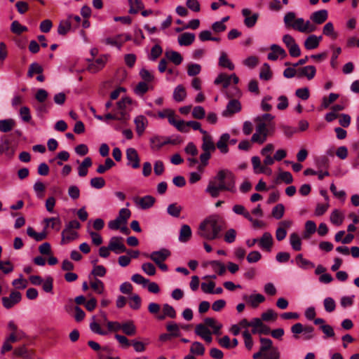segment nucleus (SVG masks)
<instances>
[{"mask_svg": "<svg viewBox=\"0 0 359 359\" xmlns=\"http://www.w3.org/2000/svg\"><path fill=\"white\" fill-rule=\"evenodd\" d=\"M229 191L235 193L236 177L234 174L229 170H221L213 180H210L205 189V192L209 194L212 198L219 196L220 191Z\"/></svg>", "mask_w": 359, "mask_h": 359, "instance_id": "f257e3e1", "label": "nucleus"}, {"mask_svg": "<svg viewBox=\"0 0 359 359\" xmlns=\"http://www.w3.org/2000/svg\"><path fill=\"white\" fill-rule=\"evenodd\" d=\"M225 224L224 220L219 215H211L203 221L198 227V233L207 240L218 238Z\"/></svg>", "mask_w": 359, "mask_h": 359, "instance_id": "f03ea898", "label": "nucleus"}, {"mask_svg": "<svg viewBox=\"0 0 359 359\" xmlns=\"http://www.w3.org/2000/svg\"><path fill=\"white\" fill-rule=\"evenodd\" d=\"M261 346L259 349L267 355H264V359H280V353L278 347L273 346V341L269 338L260 337Z\"/></svg>", "mask_w": 359, "mask_h": 359, "instance_id": "7ed1b4c3", "label": "nucleus"}, {"mask_svg": "<svg viewBox=\"0 0 359 359\" xmlns=\"http://www.w3.org/2000/svg\"><path fill=\"white\" fill-rule=\"evenodd\" d=\"M284 23L286 27H291L302 33L306 32L304 27L305 21L304 18H299L296 19L295 13L294 12H288L284 17Z\"/></svg>", "mask_w": 359, "mask_h": 359, "instance_id": "20e7f679", "label": "nucleus"}, {"mask_svg": "<svg viewBox=\"0 0 359 359\" xmlns=\"http://www.w3.org/2000/svg\"><path fill=\"white\" fill-rule=\"evenodd\" d=\"M131 215L130 210L128 208H121L118 217L108 223V227L111 230H118L121 226L126 225Z\"/></svg>", "mask_w": 359, "mask_h": 359, "instance_id": "39448f33", "label": "nucleus"}, {"mask_svg": "<svg viewBox=\"0 0 359 359\" xmlns=\"http://www.w3.org/2000/svg\"><path fill=\"white\" fill-rule=\"evenodd\" d=\"M109 249L116 254L126 252V247L123 243V238L121 236H113L109 240Z\"/></svg>", "mask_w": 359, "mask_h": 359, "instance_id": "423d86ee", "label": "nucleus"}, {"mask_svg": "<svg viewBox=\"0 0 359 359\" xmlns=\"http://www.w3.org/2000/svg\"><path fill=\"white\" fill-rule=\"evenodd\" d=\"M21 299L22 295L20 292L12 291L9 297H4L2 298V304L6 309H9L19 303L21 301Z\"/></svg>", "mask_w": 359, "mask_h": 359, "instance_id": "0eeeda50", "label": "nucleus"}, {"mask_svg": "<svg viewBox=\"0 0 359 359\" xmlns=\"http://www.w3.org/2000/svg\"><path fill=\"white\" fill-rule=\"evenodd\" d=\"M127 165L134 169H137L140 166V159L137 151L134 148H128L126 150Z\"/></svg>", "mask_w": 359, "mask_h": 359, "instance_id": "6e6552de", "label": "nucleus"}, {"mask_svg": "<svg viewBox=\"0 0 359 359\" xmlns=\"http://www.w3.org/2000/svg\"><path fill=\"white\" fill-rule=\"evenodd\" d=\"M170 255V252L165 248H163L158 251H154L150 255H145V257L151 259L157 264L163 262Z\"/></svg>", "mask_w": 359, "mask_h": 359, "instance_id": "1a4fd4ad", "label": "nucleus"}, {"mask_svg": "<svg viewBox=\"0 0 359 359\" xmlns=\"http://www.w3.org/2000/svg\"><path fill=\"white\" fill-rule=\"evenodd\" d=\"M259 248L266 252H271L273 244L272 235L269 232H264L260 239H258Z\"/></svg>", "mask_w": 359, "mask_h": 359, "instance_id": "9d476101", "label": "nucleus"}, {"mask_svg": "<svg viewBox=\"0 0 359 359\" xmlns=\"http://www.w3.org/2000/svg\"><path fill=\"white\" fill-rule=\"evenodd\" d=\"M135 203L142 210L149 209L152 207L156 201L154 197L147 195L142 198L135 197L133 199Z\"/></svg>", "mask_w": 359, "mask_h": 359, "instance_id": "9b49d317", "label": "nucleus"}, {"mask_svg": "<svg viewBox=\"0 0 359 359\" xmlns=\"http://www.w3.org/2000/svg\"><path fill=\"white\" fill-rule=\"evenodd\" d=\"M241 12L242 15L245 17V25L248 28L253 27L259 18V14L256 13L250 15L251 11L249 8H243Z\"/></svg>", "mask_w": 359, "mask_h": 359, "instance_id": "f8f14e48", "label": "nucleus"}, {"mask_svg": "<svg viewBox=\"0 0 359 359\" xmlns=\"http://www.w3.org/2000/svg\"><path fill=\"white\" fill-rule=\"evenodd\" d=\"M107 60V58L106 55H101L88 65V70L91 73L99 72L105 66Z\"/></svg>", "mask_w": 359, "mask_h": 359, "instance_id": "ddd939ff", "label": "nucleus"}, {"mask_svg": "<svg viewBox=\"0 0 359 359\" xmlns=\"http://www.w3.org/2000/svg\"><path fill=\"white\" fill-rule=\"evenodd\" d=\"M271 52H270L267 55V58L269 60L275 61L279 56L281 58H285L287 56L285 50L279 45L272 44L271 46Z\"/></svg>", "mask_w": 359, "mask_h": 359, "instance_id": "4468645a", "label": "nucleus"}, {"mask_svg": "<svg viewBox=\"0 0 359 359\" xmlns=\"http://www.w3.org/2000/svg\"><path fill=\"white\" fill-rule=\"evenodd\" d=\"M150 147L152 150H159L163 146L170 143V140L162 136H154L150 138Z\"/></svg>", "mask_w": 359, "mask_h": 359, "instance_id": "2eb2a0df", "label": "nucleus"}, {"mask_svg": "<svg viewBox=\"0 0 359 359\" xmlns=\"http://www.w3.org/2000/svg\"><path fill=\"white\" fill-rule=\"evenodd\" d=\"M316 74V69L313 65L298 68V78L306 77L308 80L313 79Z\"/></svg>", "mask_w": 359, "mask_h": 359, "instance_id": "dca6fc26", "label": "nucleus"}, {"mask_svg": "<svg viewBox=\"0 0 359 359\" xmlns=\"http://www.w3.org/2000/svg\"><path fill=\"white\" fill-rule=\"evenodd\" d=\"M241 109V102L237 100H231L227 104L226 109L223 111L224 116H231L235 113L239 112Z\"/></svg>", "mask_w": 359, "mask_h": 359, "instance_id": "f3484780", "label": "nucleus"}, {"mask_svg": "<svg viewBox=\"0 0 359 359\" xmlns=\"http://www.w3.org/2000/svg\"><path fill=\"white\" fill-rule=\"evenodd\" d=\"M62 239H61V245H65L69 243L74 240H76L79 235L78 233L74 230L69 229L67 228H65L61 233Z\"/></svg>", "mask_w": 359, "mask_h": 359, "instance_id": "a211bd4d", "label": "nucleus"}, {"mask_svg": "<svg viewBox=\"0 0 359 359\" xmlns=\"http://www.w3.org/2000/svg\"><path fill=\"white\" fill-rule=\"evenodd\" d=\"M72 15H69L67 19L60 22L57 27V32L60 35L64 36L71 30L73 23V22H72Z\"/></svg>", "mask_w": 359, "mask_h": 359, "instance_id": "6ab92c4d", "label": "nucleus"}, {"mask_svg": "<svg viewBox=\"0 0 359 359\" xmlns=\"http://www.w3.org/2000/svg\"><path fill=\"white\" fill-rule=\"evenodd\" d=\"M135 124L136 133L139 136H142L148 124L147 118L142 115L137 116L134 121Z\"/></svg>", "mask_w": 359, "mask_h": 359, "instance_id": "aec40b11", "label": "nucleus"}, {"mask_svg": "<svg viewBox=\"0 0 359 359\" xmlns=\"http://www.w3.org/2000/svg\"><path fill=\"white\" fill-rule=\"evenodd\" d=\"M230 140V135L229 133H223L216 144L217 148L222 154L229 152L228 142Z\"/></svg>", "mask_w": 359, "mask_h": 359, "instance_id": "412c9836", "label": "nucleus"}, {"mask_svg": "<svg viewBox=\"0 0 359 359\" xmlns=\"http://www.w3.org/2000/svg\"><path fill=\"white\" fill-rule=\"evenodd\" d=\"M328 17V13L327 10H320L318 11L313 12L311 16L310 19L317 25H321L325 22Z\"/></svg>", "mask_w": 359, "mask_h": 359, "instance_id": "4be33fe9", "label": "nucleus"}, {"mask_svg": "<svg viewBox=\"0 0 359 359\" xmlns=\"http://www.w3.org/2000/svg\"><path fill=\"white\" fill-rule=\"evenodd\" d=\"M322 36H316V35H310L304 41V47L307 50H313L318 47Z\"/></svg>", "mask_w": 359, "mask_h": 359, "instance_id": "5701e85b", "label": "nucleus"}, {"mask_svg": "<svg viewBox=\"0 0 359 359\" xmlns=\"http://www.w3.org/2000/svg\"><path fill=\"white\" fill-rule=\"evenodd\" d=\"M203 143L201 145V148L203 151H215L216 149V147L212 141V138L210 135H208L206 133L205 134H203Z\"/></svg>", "mask_w": 359, "mask_h": 359, "instance_id": "b1692460", "label": "nucleus"}, {"mask_svg": "<svg viewBox=\"0 0 359 359\" xmlns=\"http://www.w3.org/2000/svg\"><path fill=\"white\" fill-rule=\"evenodd\" d=\"M243 299L248 301L252 308H257L259 304L265 301V297L261 294L245 296Z\"/></svg>", "mask_w": 359, "mask_h": 359, "instance_id": "393cba45", "label": "nucleus"}, {"mask_svg": "<svg viewBox=\"0 0 359 359\" xmlns=\"http://www.w3.org/2000/svg\"><path fill=\"white\" fill-rule=\"evenodd\" d=\"M194 40L195 34L193 33L185 32L178 36V43L180 46H190Z\"/></svg>", "mask_w": 359, "mask_h": 359, "instance_id": "a878e982", "label": "nucleus"}, {"mask_svg": "<svg viewBox=\"0 0 359 359\" xmlns=\"http://www.w3.org/2000/svg\"><path fill=\"white\" fill-rule=\"evenodd\" d=\"M191 227L187 224H183L180 229L179 241L182 243L188 242L191 237Z\"/></svg>", "mask_w": 359, "mask_h": 359, "instance_id": "bb28decb", "label": "nucleus"}, {"mask_svg": "<svg viewBox=\"0 0 359 359\" xmlns=\"http://www.w3.org/2000/svg\"><path fill=\"white\" fill-rule=\"evenodd\" d=\"M15 126L16 122L13 118L0 120V131L2 133L11 131Z\"/></svg>", "mask_w": 359, "mask_h": 359, "instance_id": "cd10ccee", "label": "nucleus"}, {"mask_svg": "<svg viewBox=\"0 0 359 359\" xmlns=\"http://www.w3.org/2000/svg\"><path fill=\"white\" fill-rule=\"evenodd\" d=\"M173 99L177 102H182L187 97V92L185 88L182 85H178L174 89Z\"/></svg>", "mask_w": 359, "mask_h": 359, "instance_id": "c85d7f7f", "label": "nucleus"}, {"mask_svg": "<svg viewBox=\"0 0 359 359\" xmlns=\"http://www.w3.org/2000/svg\"><path fill=\"white\" fill-rule=\"evenodd\" d=\"M219 65L223 68H226L229 70H233L235 68L233 62L228 57L225 52H222L219 58Z\"/></svg>", "mask_w": 359, "mask_h": 359, "instance_id": "c756f323", "label": "nucleus"}, {"mask_svg": "<svg viewBox=\"0 0 359 359\" xmlns=\"http://www.w3.org/2000/svg\"><path fill=\"white\" fill-rule=\"evenodd\" d=\"M27 235L34 239L36 241L39 242L46 238L47 233L45 230L42 232H36L32 227L29 226L27 229Z\"/></svg>", "mask_w": 359, "mask_h": 359, "instance_id": "7c9ffc66", "label": "nucleus"}, {"mask_svg": "<svg viewBox=\"0 0 359 359\" xmlns=\"http://www.w3.org/2000/svg\"><path fill=\"white\" fill-rule=\"evenodd\" d=\"M92 160L90 157H86L78 168V173L80 177H85L88 174V168L92 165Z\"/></svg>", "mask_w": 359, "mask_h": 359, "instance_id": "2f4dec72", "label": "nucleus"}, {"mask_svg": "<svg viewBox=\"0 0 359 359\" xmlns=\"http://www.w3.org/2000/svg\"><path fill=\"white\" fill-rule=\"evenodd\" d=\"M121 330L128 336H133L136 334V327L133 321H128L121 324Z\"/></svg>", "mask_w": 359, "mask_h": 359, "instance_id": "473e14b6", "label": "nucleus"}, {"mask_svg": "<svg viewBox=\"0 0 359 359\" xmlns=\"http://www.w3.org/2000/svg\"><path fill=\"white\" fill-rule=\"evenodd\" d=\"M290 243L294 250L300 251L302 250V241L297 233H292L290 234Z\"/></svg>", "mask_w": 359, "mask_h": 359, "instance_id": "72a5a7b5", "label": "nucleus"}, {"mask_svg": "<svg viewBox=\"0 0 359 359\" xmlns=\"http://www.w3.org/2000/svg\"><path fill=\"white\" fill-rule=\"evenodd\" d=\"M128 3L130 5L128 12L130 14H136L144 7L142 0H128Z\"/></svg>", "mask_w": 359, "mask_h": 359, "instance_id": "f704fd0d", "label": "nucleus"}, {"mask_svg": "<svg viewBox=\"0 0 359 359\" xmlns=\"http://www.w3.org/2000/svg\"><path fill=\"white\" fill-rule=\"evenodd\" d=\"M231 76L226 74H219L215 79L214 83L216 85L222 84L224 88H226L231 83Z\"/></svg>", "mask_w": 359, "mask_h": 359, "instance_id": "c9c22d12", "label": "nucleus"}, {"mask_svg": "<svg viewBox=\"0 0 359 359\" xmlns=\"http://www.w3.org/2000/svg\"><path fill=\"white\" fill-rule=\"evenodd\" d=\"M253 169L255 173H266V168L261 165L259 157L253 156L251 159Z\"/></svg>", "mask_w": 359, "mask_h": 359, "instance_id": "e433bc0d", "label": "nucleus"}, {"mask_svg": "<svg viewBox=\"0 0 359 359\" xmlns=\"http://www.w3.org/2000/svg\"><path fill=\"white\" fill-rule=\"evenodd\" d=\"M344 220V216L341 213V212L338 210H334L332 212L330 215V222L336 225L340 226Z\"/></svg>", "mask_w": 359, "mask_h": 359, "instance_id": "4c0bfd02", "label": "nucleus"}, {"mask_svg": "<svg viewBox=\"0 0 359 359\" xmlns=\"http://www.w3.org/2000/svg\"><path fill=\"white\" fill-rule=\"evenodd\" d=\"M190 352L193 355H203L205 353V347L201 342L195 341L191 346Z\"/></svg>", "mask_w": 359, "mask_h": 359, "instance_id": "58836bf2", "label": "nucleus"}, {"mask_svg": "<svg viewBox=\"0 0 359 359\" xmlns=\"http://www.w3.org/2000/svg\"><path fill=\"white\" fill-rule=\"evenodd\" d=\"M204 324L207 327H212L213 329L214 333L215 334H217L222 327V325L219 323H217L216 320L213 318H205Z\"/></svg>", "mask_w": 359, "mask_h": 359, "instance_id": "ea45409f", "label": "nucleus"}, {"mask_svg": "<svg viewBox=\"0 0 359 359\" xmlns=\"http://www.w3.org/2000/svg\"><path fill=\"white\" fill-rule=\"evenodd\" d=\"M339 97V95L337 93H331L328 97H323L321 103V107L324 109H327L329 106L334 102L336 100H337Z\"/></svg>", "mask_w": 359, "mask_h": 359, "instance_id": "a19ab883", "label": "nucleus"}, {"mask_svg": "<svg viewBox=\"0 0 359 359\" xmlns=\"http://www.w3.org/2000/svg\"><path fill=\"white\" fill-rule=\"evenodd\" d=\"M43 67L39 63L33 62L29 65L27 76L32 78L34 74H41L43 73Z\"/></svg>", "mask_w": 359, "mask_h": 359, "instance_id": "79ce46f5", "label": "nucleus"}, {"mask_svg": "<svg viewBox=\"0 0 359 359\" xmlns=\"http://www.w3.org/2000/svg\"><path fill=\"white\" fill-rule=\"evenodd\" d=\"M182 210V208L181 205H177V203H172L170 204L168 206L167 212L168 213L174 217H178L180 215V212Z\"/></svg>", "mask_w": 359, "mask_h": 359, "instance_id": "37998d69", "label": "nucleus"}, {"mask_svg": "<svg viewBox=\"0 0 359 359\" xmlns=\"http://www.w3.org/2000/svg\"><path fill=\"white\" fill-rule=\"evenodd\" d=\"M11 30L13 33L20 35L28 30L26 26L22 25L18 21L15 20L11 23Z\"/></svg>", "mask_w": 359, "mask_h": 359, "instance_id": "c03bdc74", "label": "nucleus"}, {"mask_svg": "<svg viewBox=\"0 0 359 359\" xmlns=\"http://www.w3.org/2000/svg\"><path fill=\"white\" fill-rule=\"evenodd\" d=\"M323 33L324 35L330 36L333 39H335L337 37V34L334 32V25L331 22H327L325 25Z\"/></svg>", "mask_w": 359, "mask_h": 359, "instance_id": "a18cd8bd", "label": "nucleus"}, {"mask_svg": "<svg viewBox=\"0 0 359 359\" xmlns=\"http://www.w3.org/2000/svg\"><path fill=\"white\" fill-rule=\"evenodd\" d=\"M284 212V205L282 203H278L273 208L271 215L275 219H280L283 217Z\"/></svg>", "mask_w": 359, "mask_h": 359, "instance_id": "49530a36", "label": "nucleus"}, {"mask_svg": "<svg viewBox=\"0 0 359 359\" xmlns=\"http://www.w3.org/2000/svg\"><path fill=\"white\" fill-rule=\"evenodd\" d=\"M168 58L175 65H179L182 62V57L178 52L170 51L166 53Z\"/></svg>", "mask_w": 359, "mask_h": 359, "instance_id": "de8ad7c7", "label": "nucleus"}, {"mask_svg": "<svg viewBox=\"0 0 359 359\" xmlns=\"http://www.w3.org/2000/svg\"><path fill=\"white\" fill-rule=\"evenodd\" d=\"M91 288L97 294H102L104 290V285L102 280L95 278L94 281L90 283Z\"/></svg>", "mask_w": 359, "mask_h": 359, "instance_id": "09e8293b", "label": "nucleus"}, {"mask_svg": "<svg viewBox=\"0 0 359 359\" xmlns=\"http://www.w3.org/2000/svg\"><path fill=\"white\" fill-rule=\"evenodd\" d=\"M167 330L170 332L169 334H172L173 337H177L180 336V330L179 325L174 322H170L166 325Z\"/></svg>", "mask_w": 359, "mask_h": 359, "instance_id": "8fccbe9b", "label": "nucleus"}, {"mask_svg": "<svg viewBox=\"0 0 359 359\" xmlns=\"http://www.w3.org/2000/svg\"><path fill=\"white\" fill-rule=\"evenodd\" d=\"M320 330L325 334L324 338H333L335 336V333L333 327L330 325H322L320 326Z\"/></svg>", "mask_w": 359, "mask_h": 359, "instance_id": "3c124183", "label": "nucleus"}, {"mask_svg": "<svg viewBox=\"0 0 359 359\" xmlns=\"http://www.w3.org/2000/svg\"><path fill=\"white\" fill-rule=\"evenodd\" d=\"M163 52L162 48L159 45H155L152 47L151 50V53L149 55V60L151 61H155Z\"/></svg>", "mask_w": 359, "mask_h": 359, "instance_id": "603ef678", "label": "nucleus"}, {"mask_svg": "<svg viewBox=\"0 0 359 359\" xmlns=\"http://www.w3.org/2000/svg\"><path fill=\"white\" fill-rule=\"evenodd\" d=\"M323 304L325 310L328 313L333 312L335 310L336 303L332 297H326L323 301Z\"/></svg>", "mask_w": 359, "mask_h": 359, "instance_id": "864d4df0", "label": "nucleus"}, {"mask_svg": "<svg viewBox=\"0 0 359 359\" xmlns=\"http://www.w3.org/2000/svg\"><path fill=\"white\" fill-rule=\"evenodd\" d=\"M316 231V224L313 221L309 220L305 224L304 237H309Z\"/></svg>", "mask_w": 359, "mask_h": 359, "instance_id": "5fc2aeb1", "label": "nucleus"}, {"mask_svg": "<svg viewBox=\"0 0 359 359\" xmlns=\"http://www.w3.org/2000/svg\"><path fill=\"white\" fill-rule=\"evenodd\" d=\"M107 269L102 265H95L93 266V269L91 271V275H93L95 277H104L106 275Z\"/></svg>", "mask_w": 359, "mask_h": 359, "instance_id": "6e6d98bb", "label": "nucleus"}, {"mask_svg": "<svg viewBox=\"0 0 359 359\" xmlns=\"http://www.w3.org/2000/svg\"><path fill=\"white\" fill-rule=\"evenodd\" d=\"M242 335L244 339V343L246 348L248 350H251L253 346V341L251 334L249 332L248 330H245L244 332H243Z\"/></svg>", "mask_w": 359, "mask_h": 359, "instance_id": "4d7b16f0", "label": "nucleus"}, {"mask_svg": "<svg viewBox=\"0 0 359 359\" xmlns=\"http://www.w3.org/2000/svg\"><path fill=\"white\" fill-rule=\"evenodd\" d=\"M20 116L24 122H29L32 119L29 108L27 107H22L20 109Z\"/></svg>", "mask_w": 359, "mask_h": 359, "instance_id": "13d9d810", "label": "nucleus"}, {"mask_svg": "<svg viewBox=\"0 0 359 359\" xmlns=\"http://www.w3.org/2000/svg\"><path fill=\"white\" fill-rule=\"evenodd\" d=\"M210 330L205 326V324L200 323L196 326L195 333L201 338L208 334H210Z\"/></svg>", "mask_w": 359, "mask_h": 359, "instance_id": "bf43d9fd", "label": "nucleus"}, {"mask_svg": "<svg viewBox=\"0 0 359 359\" xmlns=\"http://www.w3.org/2000/svg\"><path fill=\"white\" fill-rule=\"evenodd\" d=\"M90 185L95 189H102L105 185V180L102 177H97L90 180Z\"/></svg>", "mask_w": 359, "mask_h": 359, "instance_id": "052dcab7", "label": "nucleus"}, {"mask_svg": "<svg viewBox=\"0 0 359 359\" xmlns=\"http://www.w3.org/2000/svg\"><path fill=\"white\" fill-rule=\"evenodd\" d=\"M201 70V67L198 64H190L187 67V74L190 76L198 75Z\"/></svg>", "mask_w": 359, "mask_h": 359, "instance_id": "680f3d73", "label": "nucleus"}, {"mask_svg": "<svg viewBox=\"0 0 359 359\" xmlns=\"http://www.w3.org/2000/svg\"><path fill=\"white\" fill-rule=\"evenodd\" d=\"M43 290L46 292H52L53 287V278L51 276H48L46 280L42 283Z\"/></svg>", "mask_w": 359, "mask_h": 359, "instance_id": "e2e57ef3", "label": "nucleus"}, {"mask_svg": "<svg viewBox=\"0 0 359 359\" xmlns=\"http://www.w3.org/2000/svg\"><path fill=\"white\" fill-rule=\"evenodd\" d=\"M142 271L149 276H154L156 273V267L150 262L144 263L142 265Z\"/></svg>", "mask_w": 359, "mask_h": 359, "instance_id": "0e129e2a", "label": "nucleus"}, {"mask_svg": "<svg viewBox=\"0 0 359 359\" xmlns=\"http://www.w3.org/2000/svg\"><path fill=\"white\" fill-rule=\"evenodd\" d=\"M192 116L195 118L202 119L205 116V111L203 107L196 106L192 111Z\"/></svg>", "mask_w": 359, "mask_h": 359, "instance_id": "69168bd1", "label": "nucleus"}, {"mask_svg": "<svg viewBox=\"0 0 359 359\" xmlns=\"http://www.w3.org/2000/svg\"><path fill=\"white\" fill-rule=\"evenodd\" d=\"M295 95L299 98H300L303 100H306L309 99V97L310 96V93H309V88L305 87V88H298L295 92Z\"/></svg>", "mask_w": 359, "mask_h": 359, "instance_id": "338daca9", "label": "nucleus"}, {"mask_svg": "<svg viewBox=\"0 0 359 359\" xmlns=\"http://www.w3.org/2000/svg\"><path fill=\"white\" fill-rule=\"evenodd\" d=\"M236 238V231L233 229H229L224 234V241L227 243H232L235 241Z\"/></svg>", "mask_w": 359, "mask_h": 359, "instance_id": "774afa93", "label": "nucleus"}]
</instances>
